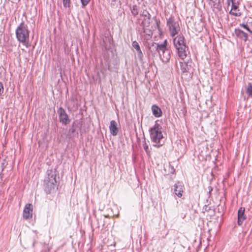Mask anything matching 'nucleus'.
<instances>
[{"mask_svg":"<svg viewBox=\"0 0 252 252\" xmlns=\"http://www.w3.org/2000/svg\"><path fill=\"white\" fill-rule=\"evenodd\" d=\"M149 133L150 139L153 143V146L159 148L162 145L160 141L163 138V134L162 126L160 124L156 122L154 126L149 129Z\"/></svg>","mask_w":252,"mask_h":252,"instance_id":"1","label":"nucleus"},{"mask_svg":"<svg viewBox=\"0 0 252 252\" xmlns=\"http://www.w3.org/2000/svg\"><path fill=\"white\" fill-rule=\"evenodd\" d=\"M91 0H81L82 7L86 6L90 1Z\"/></svg>","mask_w":252,"mask_h":252,"instance_id":"26","label":"nucleus"},{"mask_svg":"<svg viewBox=\"0 0 252 252\" xmlns=\"http://www.w3.org/2000/svg\"><path fill=\"white\" fill-rule=\"evenodd\" d=\"M209 5L213 9L220 10L221 8L220 0H208Z\"/></svg>","mask_w":252,"mask_h":252,"instance_id":"14","label":"nucleus"},{"mask_svg":"<svg viewBox=\"0 0 252 252\" xmlns=\"http://www.w3.org/2000/svg\"><path fill=\"white\" fill-rule=\"evenodd\" d=\"M151 23V17H147L146 18H143L142 23L141 26L143 27V32H146V28L148 27Z\"/></svg>","mask_w":252,"mask_h":252,"instance_id":"16","label":"nucleus"},{"mask_svg":"<svg viewBox=\"0 0 252 252\" xmlns=\"http://www.w3.org/2000/svg\"><path fill=\"white\" fill-rule=\"evenodd\" d=\"M246 93L250 96L252 97V83H249L246 89Z\"/></svg>","mask_w":252,"mask_h":252,"instance_id":"20","label":"nucleus"},{"mask_svg":"<svg viewBox=\"0 0 252 252\" xmlns=\"http://www.w3.org/2000/svg\"><path fill=\"white\" fill-rule=\"evenodd\" d=\"M243 26L247 30H248L250 32H252V28L251 29L250 28L248 24L243 25Z\"/></svg>","mask_w":252,"mask_h":252,"instance_id":"28","label":"nucleus"},{"mask_svg":"<svg viewBox=\"0 0 252 252\" xmlns=\"http://www.w3.org/2000/svg\"><path fill=\"white\" fill-rule=\"evenodd\" d=\"M231 4V8L229 12L230 14L235 16H240L241 15L240 10L239 9V5H240L239 0H233L230 3Z\"/></svg>","mask_w":252,"mask_h":252,"instance_id":"7","label":"nucleus"},{"mask_svg":"<svg viewBox=\"0 0 252 252\" xmlns=\"http://www.w3.org/2000/svg\"><path fill=\"white\" fill-rule=\"evenodd\" d=\"M188 63H187L185 62H180L181 69L182 72H187L189 71L190 65H189Z\"/></svg>","mask_w":252,"mask_h":252,"instance_id":"18","label":"nucleus"},{"mask_svg":"<svg viewBox=\"0 0 252 252\" xmlns=\"http://www.w3.org/2000/svg\"><path fill=\"white\" fill-rule=\"evenodd\" d=\"M185 190L183 183L178 182L173 186L174 193L179 197H181Z\"/></svg>","mask_w":252,"mask_h":252,"instance_id":"8","label":"nucleus"},{"mask_svg":"<svg viewBox=\"0 0 252 252\" xmlns=\"http://www.w3.org/2000/svg\"><path fill=\"white\" fill-rule=\"evenodd\" d=\"M105 218H108V217H109V216H107V215H105Z\"/></svg>","mask_w":252,"mask_h":252,"instance_id":"31","label":"nucleus"},{"mask_svg":"<svg viewBox=\"0 0 252 252\" xmlns=\"http://www.w3.org/2000/svg\"><path fill=\"white\" fill-rule=\"evenodd\" d=\"M56 175L51 171L48 172V176L44 179V189L47 193H50L54 190L56 186Z\"/></svg>","mask_w":252,"mask_h":252,"instance_id":"4","label":"nucleus"},{"mask_svg":"<svg viewBox=\"0 0 252 252\" xmlns=\"http://www.w3.org/2000/svg\"><path fill=\"white\" fill-rule=\"evenodd\" d=\"M143 147L147 155H150L151 151L149 148V145L146 142L145 138H144L143 141Z\"/></svg>","mask_w":252,"mask_h":252,"instance_id":"19","label":"nucleus"},{"mask_svg":"<svg viewBox=\"0 0 252 252\" xmlns=\"http://www.w3.org/2000/svg\"><path fill=\"white\" fill-rule=\"evenodd\" d=\"M160 44L153 43L149 47V49L152 55H155L157 52L160 53Z\"/></svg>","mask_w":252,"mask_h":252,"instance_id":"13","label":"nucleus"},{"mask_svg":"<svg viewBox=\"0 0 252 252\" xmlns=\"http://www.w3.org/2000/svg\"><path fill=\"white\" fill-rule=\"evenodd\" d=\"M208 189H209V193L210 194L211 192L213 190V188L211 187H209Z\"/></svg>","mask_w":252,"mask_h":252,"instance_id":"29","label":"nucleus"},{"mask_svg":"<svg viewBox=\"0 0 252 252\" xmlns=\"http://www.w3.org/2000/svg\"><path fill=\"white\" fill-rule=\"evenodd\" d=\"M33 207L32 204H27L26 205L23 211V218L26 220H28L32 218Z\"/></svg>","mask_w":252,"mask_h":252,"instance_id":"9","label":"nucleus"},{"mask_svg":"<svg viewBox=\"0 0 252 252\" xmlns=\"http://www.w3.org/2000/svg\"><path fill=\"white\" fill-rule=\"evenodd\" d=\"M109 130L110 133L113 135L116 136L119 131L118 127L117 126V124L114 120H112L110 122L109 126Z\"/></svg>","mask_w":252,"mask_h":252,"instance_id":"12","label":"nucleus"},{"mask_svg":"<svg viewBox=\"0 0 252 252\" xmlns=\"http://www.w3.org/2000/svg\"><path fill=\"white\" fill-rule=\"evenodd\" d=\"M235 33L236 36L243 40L245 41H246L248 39V35L246 33L241 31L240 29H236L235 31Z\"/></svg>","mask_w":252,"mask_h":252,"instance_id":"15","label":"nucleus"},{"mask_svg":"<svg viewBox=\"0 0 252 252\" xmlns=\"http://www.w3.org/2000/svg\"><path fill=\"white\" fill-rule=\"evenodd\" d=\"M167 41L164 40L162 44H160V53L159 55L163 62L167 63L170 59V51L166 48Z\"/></svg>","mask_w":252,"mask_h":252,"instance_id":"6","label":"nucleus"},{"mask_svg":"<svg viewBox=\"0 0 252 252\" xmlns=\"http://www.w3.org/2000/svg\"><path fill=\"white\" fill-rule=\"evenodd\" d=\"M173 43L176 48L179 57L184 60L187 56L188 47L185 44L184 37L182 35H179L173 39Z\"/></svg>","mask_w":252,"mask_h":252,"instance_id":"2","label":"nucleus"},{"mask_svg":"<svg viewBox=\"0 0 252 252\" xmlns=\"http://www.w3.org/2000/svg\"><path fill=\"white\" fill-rule=\"evenodd\" d=\"M137 57L140 61L143 60V55L141 50L137 51Z\"/></svg>","mask_w":252,"mask_h":252,"instance_id":"25","label":"nucleus"},{"mask_svg":"<svg viewBox=\"0 0 252 252\" xmlns=\"http://www.w3.org/2000/svg\"><path fill=\"white\" fill-rule=\"evenodd\" d=\"M147 34H148V36H151V35L152 34V33L151 31H149L148 33H147Z\"/></svg>","mask_w":252,"mask_h":252,"instance_id":"30","label":"nucleus"},{"mask_svg":"<svg viewBox=\"0 0 252 252\" xmlns=\"http://www.w3.org/2000/svg\"><path fill=\"white\" fill-rule=\"evenodd\" d=\"M152 113L154 116L158 118L161 116L162 111L159 107L156 105L152 106Z\"/></svg>","mask_w":252,"mask_h":252,"instance_id":"17","label":"nucleus"},{"mask_svg":"<svg viewBox=\"0 0 252 252\" xmlns=\"http://www.w3.org/2000/svg\"><path fill=\"white\" fill-rule=\"evenodd\" d=\"M59 120L60 122L64 125H67L69 122L68 117L65 110L62 107L58 110Z\"/></svg>","mask_w":252,"mask_h":252,"instance_id":"10","label":"nucleus"},{"mask_svg":"<svg viewBox=\"0 0 252 252\" xmlns=\"http://www.w3.org/2000/svg\"><path fill=\"white\" fill-rule=\"evenodd\" d=\"M245 209L244 207H241L238 212V221L237 223L239 225H242L243 221L246 220V217L245 215Z\"/></svg>","mask_w":252,"mask_h":252,"instance_id":"11","label":"nucleus"},{"mask_svg":"<svg viewBox=\"0 0 252 252\" xmlns=\"http://www.w3.org/2000/svg\"><path fill=\"white\" fill-rule=\"evenodd\" d=\"M131 13L134 16H136L138 13L137 7L136 5H133L131 9Z\"/></svg>","mask_w":252,"mask_h":252,"instance_id":"22","label":"nucleus"},{"mask_svg":"<svg viewBox=\"0 0 252 252\" xmlns=\"http://www.w3.org/2000/svg\"><path fill=\"white\" fill-rule=\"evenodd\" d=\"M167 26L168 28L170 35L174 37L180 32V27L178 21L171 16L167 20Z\"/></svg>","mask_w":252,"mask_h":252,"instance_id":"5","label":"nucleus"},{"mask_svg":"<svg viewBox=\"0 0 252 252\" xmlns=\"http://www.w3.org/2000/svg\"><path fill=\"white\" fill-rule=\"evenodd\" d=\"M29 33L28 26L24 22H22L16 30L17 40L26 46H27L29 41Z\"/></svg>","mask_w":252,"mask_h":252,"instance_id":"3","label":"nucleus"},{"mask_svg":"<svg viewBox=\"0 0 252 252\" xmlns=\"http://www.w3.org/2000/svg\"><path fill=\"white\" fill-rule=\"evenodd\" d=\"M141 15L142 17H143V18H146L147 17H151L150 13L146 10H143Z\"/></svg>","mask_w":252,"mask_h":252,"instance_id":"24","label":"nucleus"},{"mask_svg":"<svg viewBox=\"0 0 252 252\" xmlns=\"http://www.w3.org/2000/svg\"><path fill=\"white\" fill-rule=\"evenodd\" d=\"M63 5L64 7H70L71 0H63Z\"/></svg>","mask_w":252,"mask_h":252,"instance_id":"21","label":"nucleus"},{"mask_svg":"<svg viewBox=\"0 0 252 252\" xmlns=\"http://www.w3.org/2000/svg\"><path fill=\"white\" fill-rule=\"evenodd\" d=\"M3 86L2 83L0 82V95H1L3 93Z\"/></svg>","mask_w":252,"mask_h":252,"instance_id":"27","label":"nucleus"},{"mask_svg":"<svg viewBox=\"0 0 252 252\" xmlns=\"http://www.w3.org/2000/svg\"><path fill=\"white\" fill-rule=\"evenodd\" d=\"M132 46L133 48H134L136 50V51L141 50L140 48V46L139 45V44L136 41H134L132 42Z\"/></svg>","mask_w":252,"mask_h":252,"instance_id":"23","label":"nucleus"}]
</instances>
